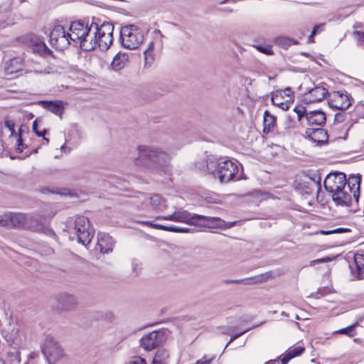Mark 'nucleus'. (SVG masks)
Instances as JSON below:
<instances>
[{
	"label": "nucleus",
	"mask_w": 364,
	"mask_h": 364,
	"mask_svg": "<svg viewBox=\"0 0 364 364\" xmlns=\"http://www.w3.org/2000/svg\"><path fill=\"white\" fill-rule=\"evenodd\" d=\"M283 97H281L278 93L275 92L272 95L271 100L273 105L277 106L278 107L286 110L289 107V102H287L285 100L282 101Z\"/></svg>",
	"instance_id": "obj_30"
},
{
	"label": "nucleus",
	"mask_w": 364,
	"mask_h": 364,
	"mask_svg": "<svg viewBox=\"0 0 364 364\" xmlns=\"http://www.w3.org/2000/svg\"><path fill=\"white\" fill-rule=\"evenodd\" d=\"M129 60V55L126 53H119L113 58L111 63L112 69L119 71L123 69Z\"/></svg>",
	"instance_id": "obj_23"
},
{
	"label": "nucleus",
	"mask_w": 364,
	"mask_h": 364,
	"mask_svg": "<svg viewBox=\"0 0 364 364\" xmlns=\"http://www.w3.org/2000/svg\"><path fill=\"white\" fill-rule=\"evenodd\" d=\"M232 282L239 284L240 282V281H232Z\"/></svg>",
	"instance_id": "obj_58"
},
{
	"label": "nucleus",
	"mask_w": 364,
	"mask_h": 364,
	"mask_svg": "<svg viewBox=\"0 0 364 364\" xmlns=\"http://www.w3.org/2000/svg\"><path fill=\"white\" fill-rule=\"evenodd\" d=\"M323 295H324V294L321 293V290H318L317 292L312 293L311 296L315 299H319L321 296H323Z\"/></svg>",
	"instance_id": "obj_51"
},
{
	"label": "nucleus",
	"mask_w": 364,
	"mask_h": 364,
	"mask_svg": "<svg viewBox=\"0 0 364 364\" xmlns=\"http://www.w3.org/2000/svg\"><path fill=\"white\" fill-rule=\"evenodd\" d=\"M306 119L309 125L322 126L326 123V117L324 112L319 110L306 113Z\"/></svg>",
	"instance_id": "obj_22"
},
{
	"label": "nucleus",
	"mask_w": 364,
	"mask_h": 364,
	"mask_svg": "<svg viewBox=\"0 0 364 364\" xmlns=\"http://www.w3.org/2000/svg\"><path fill=\"white\" fill-rule=\"evenodd\" d=\"M347 116V114L343 112H338L334 116V122L337 124L342 123L344 122Z\"/></svg>",
	"instance_id": "obj_39"
},
{
	"label": "nucleus",
	"mask_w": 364,
	"mask_h": 364,
	"mask_svg": "<svg viewBox=\"0 0 364 364\" xmlns=\"http://www.w3.org/2000/svg\"><path fill=\"white\" fill-rule=\"evenodd\" d=\"M58 309L60 310H70L77 304V298L72 294H62L58 297Z\"/></svg>",
	"instance_id": "obj_21"
},
{
	"label": "nucleus",
	"mask_w": 364,
	"mask_h": 364,
	"mask_svg": "<svg viewBox=\"0 0 364 364\" xmlns=\"http://www.w3.org/2000/svg\"><path fill=\"white\" fill-rule=\"evenodd\" d=\"M294 111L297 113L298 117L300 119L304 113V107H295Z\"/></svg>",
	"instance_id": "obj_48"
},
{
	"label": "nucleus",
	"mask_w": 364,
	"mask_h": 364,
	"mask_svg": "<svg viewBox=\"0 0 364 364\" xmlns=\"http://www.w3.org/2000/svg\"><path fill=\"white\" fill-rule=\"evenodd\" d=\"M254 47L259 52L265 54V55H274V51L272 50V47L271 45H267V44H264V45H262V44H259V45H255L254 46Z\"/></svg>",
	"instance_id": "obj_34"
},
{
	"label": "nucleus",
	"mask_w": 364,
	"mask_h": 364,
	"mask_svg": "<svg viewBox=\"0 0 364 364\" xmlns=\"http://www.w3.org/2000/svg\"><path fill=\"white\" fill-rule=\"evenodd\" d=\"M137 150L139 155L134 160L137 166L159 168L170 160L168 154L158 147L141 145Z\"/></svg>",
	"instance_id": "obj_3"
},
{
	"label": "nucleus",
	"mask_w": 364,
	"mask_h": 364,
	"mask_svg": "<svg viewBox=\"0 0 364 364\" xmlns=\"http://www.w3.org/2000/svg\"><path fill=\"white\" fill-rule=\"evenodd\" d=\"M360 181L358 176H350L346 180L342 172L331 173L324 180V188L337 205L348 206L352 197L356 202L358 200Z\"/></svg>",
	"instance_id": "obj_1"
},
{
	"label": "nucleus",
	"mask_w": 364,
	"mask_h": 364,
	"mask_svg": "<svg viewBox=\"0 0 364 364\" xmlns=\"http://www.w3.org/2000/svg\"><path fill=\"white\" fill-rule=\"evenodd\" d=\"M315 35H313L312 33H311V35L309 36V39H308V41L309 43H313L314 42V37Z\"/></svg>",
	"instance_id": "obj_54"
},
{
	"label": "nucleus",
	"mask_w": 364,
	"mask_h": 364,
	"mask_svg": "<svg viewBox=\"0 0 364 364\" xmlns=\"http://www.w3.org/2000/svg\"><path fill=\"white\" fill-rule=\"evenodd\" d=\"M15 360H16V362H17L18 363H20V361H21L20 354H19V353H18V352H16V353H15Z\"/></svg>",
	"instance_id": "obj_53"
},
{
	"label": "nucleus",
	"mask_w": 364,
	"mask_h": 364,
	"mask_svg": "<svg viewBox=\"0 0 364 364\" xmlns=\"http://www.w3.org/2000/svg\"><path fill=\"white\" fill-rule=\"evenodd\" d=\"M265 364H268V363H265Z\"/></svg>",
	"instance_id": "obj_61"
},
{
	"label": "nucleus",
	"mask_w": 364,
	"mask_h": 364,
	"mask_svg": "<svg viewBox=\"0 0 364 364\" xmlns=\"http://www.w3.org/2000/svg\"><path fill=\"white\" fill-rule=\"evenodd\" d=\"M323 26V24H321V25H316L314 27L313 30H312V34L313 35H316L318 33L320 32V31L321 30L322 27Z\"/></svg>",
	"instance_id": "obj_49"
},
{
	"label": "nucleus",
	"mask_w": 364,
	"mask_h": 364,
	"mask_svg": "<svg viewBox=\"0 0 364 364\" xmlns=\"http://www.w3.org/2000/svg\"><path fill=\"white\" fill-rule=\"evenodd\" d=\"M41 352L49 364H55L67 355L58 339L50 335L46 336Z\"/></svg>",
	"instance_id": "obj_5"
},
{
	"label": "nucleus",
	"mask_w": 364,
	"mask_h": 364,
	"mask_svg": "<svg viewBox=\"0 0 364 364\" xmlns=\"http://www.w3.org/2000/svg\"><path fill=\"white\" fill-rule=\"evenodd\" d=\"M263 118V132L265 134H268L271 132H273L276 126V117L271 114L267 110H266L264 113Z\"/></svg>",
	"instance_id": "obj_25"
},
{
	"label": "nucleus",
	"mask_w": 364,
	"mask_h": 364,
	"mask_svg": "<svg viewBox=\"0 0 364 364\" xmlns=\"http://www.w3.org/2000/svg\"><path fill=\"white\" fill-rule=\"evenodd\" d=\"M348 231H349V230L348 228H339L333 229L332 230L322 231V233L324 235H330V234H333V233H343V232H346Z\"/></svg>",
	"instance_id": "obj_42"
},
{
	"label": "nucleus",
	"mask_w": 364,
	"mask_h": 364,
	"mask_svg": "<svg viewBox=\"0 0 364 364\" xmlns=\"http://www.w3.org/2000/svg\"><path fill=\"white\" fill-rule=\"evenodd\" d=\"M169 358L167 350L161 349L158 350L153 359L152 364H166Z\"/></svg>",
	"instance_id": "obj_29"
},
{
	"label": "nucleus",
	"mask_w": 364,
	"mask_h": 364,
	"mask_svg": "<svg viewBox=\"0 0 364 364\" xmlns=\"http://www.w3.org/2000/svg\"><path fill=\"white\" fill-rule=\"evenodd\" d=\"M328 90L321 86H316L305 93L304 100L309 102L321 101L327 95Z\"/></svg>",
	"instance_id": "obj_18"
},
{
	"label": "nucleus",
	"mask_w": 364,
	"mask_h": 364,
	"mask_svg": "<svg viewBox=\"0 0 364 364\" xmlns=\"http://www.w3.org/2000/svg\"><path fill=\"white\" fill-rule=\"evenodd\" d=\"M24 364H31L29 362H26Z\"/></svg>",
	"instance_id": "obj_60"
},
{
	"label": "nucleus",
	"mask_w": 364,
	"mask_h": 364,
	"mask_svg": "<svg viewBox=\"0 0 364 364\" xmlns=\"http://www.w3.org/2000/svg\"><path fill=\"white\" fill-rule=\"evenodd\" d=\"M331 260H332L331 257H323V258H321V259H317L311 261V264L314 265V264H318V263L328 262H331Z\"/></svg>",
	"instance_id": "obj_43"
},
{
	"label": "nucleus",
	"mask_w": 364,
	"mask_h": 364,
	"mask_svg": "<svg viewBox=\"0 0 364 364\" xmlns=\"http://www.w3.org/2000/svg\"><path fill=\"white\" fill-rule=\"evenodd\" d=\"M68 35V32L65 31L63 26L56 25L50 33L49 42L56 49L63 50L70 43Z\"/></svg>",
	"instance_id": "obj_10"
},
{
	"label": "nucleus",
	"mask_w": 364,
	"mask_h": 364,
	"mask_svg": "<svg viewBox=\"0 0 364 364\" xmlns=\"http://www.w3.org/2000/svg\"><path fill=\"white\" fill-rule=\"evenodd\" d=\"M28 43L31 49L35 53L42 56L48 55L51 53L43 41L36 36H29Z\"/></svg>",
	"instance_id": "obj_16"
},
{
	"label": "nucleus",
	"mask_w": 364,
	"mask_h": 364,
	"mask_svg": "<svg viewBox=\"0 0 364 364\" xmlns=\"http://www.w3.org/2000/svg\"><path fill=\"white\" fill-rule=\"evenodd\" d=\"M268 278H269L268 273H266L264 274L259 275V276L256 277L255 278H253V279L255 280V282H262L267 281L268 279Z\"/></svg>",
	"instance_id": "obj_44"
},
{
	"label": "nucleus",
	"mask_w": 364,
	"mask_h": 364,
	"mask_svg": "<svg viewBox=\"0 0 364 364\" xmlns=\"http://www.w3.org/2000/svg\"><path fill=\"white\" fill-rule=\"evenodd\" d=\"M248 331V329L247 330H245L242 332H240V333H237V334H235V335H232L230 338V340L229 341V343L232 342L233 341H235V339H237L238 337H240V336H242V334H244L245 333H246L247 331Z\"/></svg>",
	"instance_id": "obj_50"
},
{
	"label": "nucleus",
	"mask_w": 364,
	"mask_h": 364,
	"mask_svg": "<svg viewBox=\"0 0 364 364\" xmlns=\"http://www.w3.org/2000/svg\"><path fill=\"white\" fill-rule=\"evenodd\" d=\"M23 68V60L21 58L17 57L7 62L5 66V71L7 74H13L18 73Z\"/></svg>",
	"instance_id": "obj_24"
},
{
	"label": "nucleus",
	"mask_w": 364,
	"mask_h": 364,
	"mask_svg": "<svg viewBox=\"0 0 364 364\" xmlns=\"http://www.w3.org/2000/svg\"><path fill=\"white\" fill-rule=\"evenodd\" d=\"M31 216L24 213H7L0 215V225L14 228H28Z\"/></svg>",
	"instance_id": "obj_9"
},
{
	"label": "nucleus",
	"mask_w": 364,
	"mask_h": 364,
	"mask_svg": "<svg viewBox=\"0 0 364 364\" xmlns=\"http://www.w3.org/2000/svg\"><path fill=\"white\" fill-rule=\"evenodd\" d=\"M276 92L281 95V97L283 98L284 97V100L287 102L290 103L293 101L294 93L290 87H287L284 90H277Z\"/></svg>",
	"instance_id": "obj_32"
},
{
	"label": "nucleus",
	"mask_w": 364,
	"mask_h": 364,
	"mask_svg": "<svg viewBox=\"0 0 364 364\" xmlns=\"http://www.w3.org/2000/svg\"><path fill=\"white\" fill-rule=\"evenodd\" d=\"M89 26L88 23L80 21L72 22L69 26V31H68L70 42L73 41L80 45Z\"/></svg>",
	"instance_id": "obj_13"
},
{
	"label": "nucleus",
	"mask_w": 364,
	"mask_h": 364,
	"mask_svg": "<svg viewBox=\"0 0 364 364\" xmlns=\"http://www.w3.org/2000/svg\"><path fill=\"white\" fill-rule=\"evenodd\" d=\"M282 315L285 316H288V314L284 311L282 312Z\"/></svg>",
	"instance_id": "obj_57"
},
{
	"label": "nucleus",
	"mask_w": 364,
	"mask_h": 364,
	"mask_svg": "<svg viewBox=\"0 0 364 364\" xmlns=\"http://www.w3.org/2000/svg\"><path fill=\"white\" fill-rule=\"evenodd\" d=\"M156 220L184 223L193 225H208L214 223L217 225H221L222 223L224 222L219 218L208 217L197 214L191 215L190 213L183 209L176 210L170 215L156 216Z\"/></svg>",
	"instance_id": "obj_4"
},
{
	"label": "nucleus",
	"mask_w": 364,
	"mask_h": 364,
	"mask_svg": "<svg viewBox=\"0 0 364 364\" xmlns=\"http://www.w3.org/2000/svg\"><path fill=\"white\" fill-rule=\"evenodd\" d=\"M73 230L80 243L85 246L90 244L94 231L90 226L88 218L85 216H77L74 221Z\"/></svg>",
	"instance_id": "obj_8"
},
{
	"label": "nucleus",
	"mask_w": 364,
	"mask_h": 364,
	"mask_svg": "<svg viewBox=\"0 0 364 364\" xmlns=\"http://www.w3.org/2000/svg\"><path fill=\"white\" fill-rule=\"evenodd\" d=\"M291 358L288 355V354L285 352L284 354H283L282 356H281V359H280V361H281V364H287L288 362L291 360Z\"/></svg>",
	"instance_id": "obj_46"
},
{
	"label": "nucleus",
	"mask_w": 364,
	"mask_h": 364,
	"mask_svg": "<svg viewBox=\"0 0 364 364\" xmlns=\"http://www.w3.org/2000/svg\"><path fill=\"white\" fill-rule=\"evenodd\" d=\"M140 208H145L148 205L156 213H162L168 207L167 200L159 194H146L139 193L136 196V200L134 202Z\"/></svg>",
	"instance_id": "obj_7"
},
{
	"label": "nucleus",
	"mask_w": 364,
	"mask_h": 364,
	"mask_svg": "<svg viewBox=\"0 0 364 364\" xmlns=\"http://www.w3.org/2000/svg\"><path fill=\"white\" fill-rule=\"evenodd\" d=\"M22 129L20 128L18 132V139H17V146L16 150L18 152L21 153L26 148V146L23 144L22 138H21Z\"/></svg>",
	"instance_id": "obj_37"
},
{
	"label": "nucleus",
	"mask_w": 364,
	"mask_h": 364,
	"mask_svg": "<svg viewBox=\"0 0 364 364\" xmlns=\"http://www.w3.org/2000/svg\"><path fill=\"white\" fill-rule=\"evenodd\" d=\"M235 223H236L235 222L230 223V224H229L228 227H229V228H231V227H232Z\"/></svg>",
	"instance_id": "obj_55"
},
{
	"label": "nucleus",
	"mask_w": 364,
	"mask_h": 364,
	"mask_svg": "<svg viewBox=\"0 0 364 364\" xmlns=\"http://www.w3.org/2000/svg\"><path fill=\"white\" fill-rule=\"evenodd\" d=\"M357 325H358V323L355 322V323H353L350 326H348L346 328H341L338 331H335L333 333V334H337V333L345 334L348 337H353L355 334V331H354V328H355V326Z\"/></svg>",
	"instance_id": "obj_31"
},
{
	"label": "nucleus",
	"mask_w": 364,
	"mask_h": 364,
	"mask_svg": "<svg viewBox=\"0 0 364 364\" xmlns=\"http://www.w3.org/2000/svg\"><path fill=\"white\" fill-rule=\"evenodd\" d=\"M328 105L332 108L344 110L350 106L351 102L348 95L340 92H334L331 95Z\"/></svg>",
	"instance_id": "obj_15"
},
{
	"label": "nucleus",
	"mask_w": 364,
	"mask_h": 364,
	"mask_svg": "<svg viewBox=\"0 0 364 364\" xmlns=\"http://www.w3.org/2000/svg\"><path fill=\"white\" fill-rule=\"evenodd\" d=\"M98 24L92 23L86 31L80 46L87 51L92 50L97 47Z\"/></svg>",
	"instance_id": "obj_12"
},
{
	"label": "nucleus",
	"mask_w": 364,
	"mask_h": 364,
	"mask_svg": "<svg viewBox=\"0 0 364 364\" xmlns=\"http://www.w3.org/2000/svg\"><path fill=\"white\" fill-rule=\"evenodd\" d=\"M308 136L316 145L323 144L328 141V133L322 128H310L306 131Z\"/></svg>",
	"instance_id": "obj_17"
},
{
	"label": "nucleus",
	"mask_w": 364,
	"mask_h": 364,
	"mask_svg": "<svg viewBox=\"0 0 364 364\" xmlns=\"http://www.w3.org/2000/svg\"><path fill=\"white\" fill-rule=\"evenodd\" d=\"M274 42L276 45L283 48H288L291 45H296L298 42L286 36H279L274 38Z\"/></svg>",
	"instance_id": "obj_28"
},
{
	"label": "nucleus",
	"mask_w": 364,
	"mask_h": 364,
	"mask_svg": "<svg viewBox=\"0 0 364 364\" xmlns=\"http://www.w3.org/2000/svg\"><path fill=\"white\" fill-rule=\"evenodd\" d=\"M195 166L198 171L208 172L218 177L220 183H228L240 179V177L237 176L238 166L230 159L209 156L205 161L196 162Z\"/></svg>",
	"instance_id": "obj_2"
},
{
	"label": "nucleus",
	"mask_w": 364,
	"mask_h": 364,
	"mask_svg": "<svg viewBox=\"0 0 364 364\" xmlns=\"http://www.w3.org/2000/svg\"><path fill=\"white\" fill-rule=\"evenodd\" d=\"M357 274L359 279L364 278V252H357L354 255Z\"/></svg>",
	"instance_id": "obj_26"
},
{
	"label": "nucleus",
	"mask_w": 364,
	"mask_h": 364,
	"mask_svg": "<svg viewBox=\"0 0 364 364\" xmlns=\"http://www.w3.org/2000/svg\"><path fill=\"white\" fill-rule=\"evenodd\" d=\"M141 224L146 225V226H148V227H150V228H154V229H157V230H165V231H167V228L168 226L166 225H161V224H158V223H154V222L152 221H141Z\"/></svg>",
	"instance_id": "obj_35"
},
{
	"label": "nucleus",
	"mask_w": 364,
	"mask_h": 364,
	"mask_svg": "<svg viewBox=\"0 0 364 364\" xmlns=\"http://www.w3.org/2000/svg\"><path fill=\"white\" fill-rule=\"evenodd\" d=\"M5 127L10 131L11 136H14L15 134V122L14 120L9 119L6 117L4 121Z\"/></svg>",
	"instance_id": "obj_36"
},
{
	"label": "nucleus",
	"mask_w": 364,
	"mask_h": 364,
	"mask_svg": "<svg viewBox=\"0 0 364 364\" xmlns=\"http://www.w3.org/2000/svg\"><path fill=\"white\" fill-rule=\"evenodd\" d=\"M305 348L302 346H296L289 348L286 353L292 359L295 357L301 355L304 352Z\"/></svg>",
	"instance_id": "obj_33"
},
{
	"label": "nucleus",
	"mask_w": 364,
	"mask_h": 364,
	"mask_svg": "<svg viewBox=\"0 0 364 364\" xmlns=\"http://www.w3.org/2000/svg\"><path fill=\"white\" fill-rule=\"evenodd\" d=\"M39 104L47 110L61 117L64 112V103L60 100L55 101H40Z\"/></svg>",
	"instance_id": "obj_19"
},
{
	"label": "nucleus",
	"mask_w": 364,
	"mask_h": 364,
	"mask_svg": "<svg viewBox=\"0 0 364 364\" xmlns=\"http://www.w3.org/2000/svg\"><path fill=\"white\" fill-rule=\"evenodd\" d=\"M1 133H2V124L0 122V136H1Z\"/></svg>",
	"instance_id": "obj_56"
},
{
	"label": "nucleus",
	"mask_w": 364,
	"mask_h": 364,
	"mask_svg": "<svg viewBox=\"0 0 364 364\" xmlns=\"http://www.w3.org/2000/svg\"><path fill=\"white\" fill-rule=\"evenodd\" d=\"M167 228L168 232H187L188 231V228H178L173 225L168 226Z\"/></svg>",
	"instance_id": "obj_41"
},
{
	"label": "nucleus",
	"mask_w": 364,
	"mask_h": 364,
	"mask_svg": "<svg viewBox=\"0 0 364 364\" xmlns=\"http://www.w3.org/2000/svg\"><path fill=\"white\" fill-rule=\"evenodd\" d=\"M97 245L100 252L103 253L111 252L114 246L112 237L106 233H99L97 236Z\"/></svg>",
	"instance_id": "obj_20"
},
{
	"label": "nucleus",
	"mask_w": 364,
	"mask_h": 364,
	"mask_svg": "<svg viewBox=\"0 0 364 364\" xmlns=\"http://www.w3.org/2000/svg\"><path fill=\"white\" fill-rule=\"evenodd\" d=\"M114 26L109 22H105L98 26L97 46L101 50H107L112 43Z\"/></svg>",
	"instance_id": "obj_11"
},
{
	"label": "nucleus",
	"mask_w": 364,
	"mask_h": 364,
	"mask_svg": "<svg viewBox=\"0 0 364 364\" xmlns=\"http://www.w3.org/2000/svg\"><path fill=\"white\" fill-rule=\"evenodd\" d=\"M213 359V358H206L205 357H203L202 359L198 360L196 364H210L211 360Z\"/></svg>",
	"instance_id": "obj_47"
},
{
	"label": "nucleus",
	"mask_w": 364,
	"mask_h": 364,
	"mask_svg": "<svg viewBox=\"0 0 364 364\" xmlns=\"http://www.w3.org/2000/svg\"><path fill=\"white\" fill-rule=\"evenodd\" d=\"M144 38V32L134 25L124 26L120 31V41L122 46L127 49L137 48Z\"/></svg>",
	"instance_id": "obj_6"
},
{
	"label": "nucleus",
	"mask_w": 364,
	"mask_h": 364,
	"mask_svg": "<svg viewBox=\"0 0 364 364\" xmlns=\"http://www.w3.org/2000/svg\"><path fill=\"white\" fill-rule=\"evenodd\" d=\"M164 341L162 331H154L141 338V345L146 350H151L161 345Z\"/></svg>",
	"instance_id": "obj_14"
},
{
	"label": "nucleus",
	"mask_w": 364,
	"mask_h": 364,
	"mask_svg": "<svg viewBox=\"0 0 364 364\" xmlns=\"http://www.w3.org/2000/svg\"><path fill=\"white\" fill-rule=\"evenodd\" d=\"M125 364H146V362L141 357L135 356Z\"/></svg>",
	"instance_id": "obj_40"
},
{
	"label": "nucleus",
	"mask_w": 364,
	"mask_h": 364,
	"mask_svg": "<svg viewBox=\"0 0 364 364\" xmlns=\"http://www.w3.org/2000/svg\"><path fill=\"white\" fill-rule=\"evenodd\" d=\"M60 149H61V151H65V152H70V149L69 147H68L65 144L62 145L60 147Z\"/></svg>",
	"instance_id": "obj_52"
},
{
	"label": "nucleus",
	"mask_w": 364,
	"mask_h": 364,
	"mask_svg": "<svg viewBox=\"0 0 364 364\" xmlns=\"http://www.w3.org/2000/svg\"><path fill=\"white\" fill-rule=\"evenodd\" d=\"M154 43L151 41L148 48L144 51L145 65H151L155 60V53L154 51Z\"/></svg>",
	"instance_id": "obj_27"
},
{
	"label": "nucleus",
	"mask_w": 364,
	"mask_h": 364,
	"mask_svg": "<svg viewBox=\"0 0 364 364\" xmlns=\"http://www.w3.org/2000/svg\"><path fill=\"white\" fill-rule=\"evenodd\" d=\"M291 358L288 355V354L285 352L284 354H283L282 356H281V359H280V361H281V364H287L288 362L291 360Z\"/></svg>",
	"instance_id": "obj_45"
},
{
	"label": "nucleus",
	"mask_w": 364,
	"mask_h": 364,
	"mask_svg": "<svg viewBox=\"0 0 364 364\" xmlns=\"http://www.w3.org/2000/svg\"><path fill=\"white\" fill-rule=\"evenodd\" d=\"M0 364H5V363L1 359H0Z\"/></svg>",
	"instance_id": "obj_59"
},
{
	"label": "nucleus",
	"mask_w": 364,
	"mask_h": 364,
	"mask_svg": "<svg viewBox=\"0 0 364 364\" xmlns=\"http://www.w3.org/2000/svg\"><path fill=\"white\" fill-rule=\"evenodd\" d=\"M33 129L37 136H43V140H45L47 143H48L49 139L48 138L45 137V134L46 132V130L43 129L42 131H38V129H37V120H35L33 122Z\"/></svg>",
	"instance_id": "obj_38"
}]
</instances>
